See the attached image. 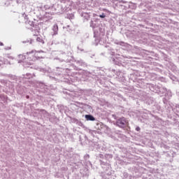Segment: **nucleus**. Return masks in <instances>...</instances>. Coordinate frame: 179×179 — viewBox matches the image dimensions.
I'll list each match as a JSON object with an SVG mask.
<instances>
[{"label":"nucleus","instance_id":"f257e3e1","mask_svg":"<svg viewBox=\"0 0 179 179\" xmlns=\"http://www.w3.org/2000/svg\"><path fill=\"white\" fill-rule=\"evenodd\" d=\"M127 124L128 120H127V119L124 117L117 119L116 121V125L117 127H119V128H125Z\"/></svg>","mask_w":179,"mask_h":179},{"label":"nucleus","instance_id":"f03ea898","mask_svg":"<svg viewBox=\"0 0 179 179\" xmlns=\"http://www.w3.org/2000/svg\"><path fill=\"white\" fill-rule=\"evenodd\" d=\"M41 58H43V57L40 56V53L38 52H36L34 53V57L32 58V61H36L37 59H41Z\"/></svg>","mask_w":179,"mask_h":179},{"label":"nucleus","instance_id":"7ed1b4c3","mask_svg":"<svg viewBox=\"0 0 179 179\" xmlns=\"http://www.w3.org/2000/svg\"><path fill=\"white\" fill-rule=\"evenodd\" d=\"M87 121H94L96 119L92 115H85Z\"/></svg>","mask_w":179,"mask_h":179},{"label":"nucleus","instance_id":"20e7f679","mask_svg":"<svg viewBox=\"0 0 179 179\" xmlns=\"http://www.w3.org/2000/svg\"><path fill=\"white\" fill-rule=\"evenodd\" d=\"M36 41H38V43H41V44H44V40H43L41 37H37Z\"/></svg>","mask_w":179,"mask_h":179},{"label":"nucleus","instance_id":"39448f33","mask_svg":"<svg viewBox=\"0 0 179 179\" xmlns=\"http://www.w3.org/2000/svg\"><path fill=\"white\" fill-rule=\"evenodd\" d=\"M99 17H101V19H104V17H106V15H104V13H103L102 15H99Z\"/></svg>","mask_w":179,"mask_h":179},{"label":"nucleus","instance_id":"423d86ee","mask_svg":"<svg viewBox=\"0 0 179 179\" xmlns=\"http://www.w3.org/2000/svg\"><path fill=\"white\" fill-rule=\"evenodd\" d=\"M136 131H141V127H137L136 128Z\"/></svg>","mask_w":179,"mask_h":179},{"label":"nucleus","instance_id":"0eeeda50","mask_svg":"<svg viewBox=\"0 0 179 179\" xmlns=\"http://www.w3.org/2000/svg\"><path fill=\"white\" fill-rule=\"evenodd\" d=\"M0 45H3V43H0Z\"/></svg>","mask_w":179,"mask_h":179},{"label":"nucleus","instance_id":"6e6552de","mask_svg":"<svg viewBox=\"0 0 179 179\" xmlns=\"http://www.w3.org/2000/svg\"><path fill=\"white\" fill-rule=\"evenodd\" d=\"M27 98L29 99V96H27Z\"/></svg>","mask_w":179,"mask_h":179}]
</instances>
